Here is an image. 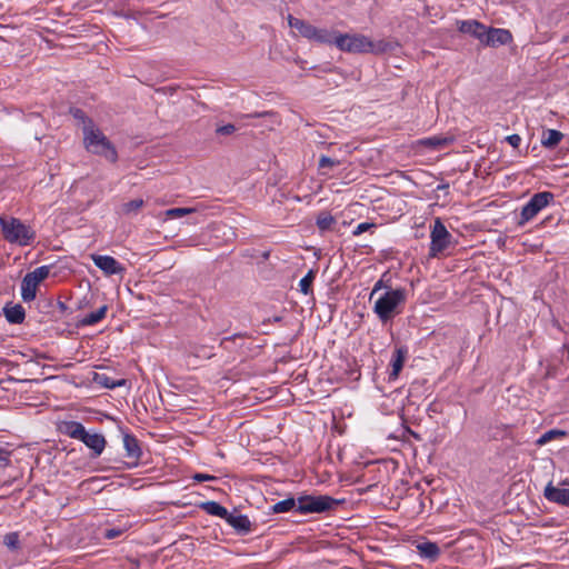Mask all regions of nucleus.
I'll use <instances>...</instances> for the list:
<instances>
[{"label": "nucleus", "mask_w": 569, "mask_h": 569, "mask_svg": "<svg viewBox=\"0 0 569 569\" xmlns=\"http://www.w3.org/2000/svg\"><path fill=\"white\" fill-rule=\"evenodd\" d=\"M123 446L127 452V457L132 459L140 458L141 449L139 447L138 440L133 436L126 433L123 436Z\"/></svg>", "instance_id": "6ab92c4d"}, {"label": "nucleus", "mask_w": 569, "mask_h": 569, "mask_svg": "<svg viewBox=\"0 0 569 569\" xmlns=\"http://www.w3.org/2000/svg\"><path fill=\"white\" fill-rule=\"evenodd\" d=\"M74 118L79 119L83 124V119H88L81 110H76L73 113Z\"/></svg>", "instance_id": "79ce46f5"}, {"label": "nucleus", "mask_w": 569, "mask_h": 569, "mask_svg": "<svg viewBox=\"0 0 569 569\" xmlns=\"http://www.w3.org/2000/svg\"><path fill=\"white\" fill-rule=\"evenodd\" d=\"M121 533H122V530H121V529H108V530H106V532H104V537H106L107 539H113V538H116V537L120 536Z\"/></svg>", "instance_id": "58836bf2"}, {"label": "nucleus", "mask_w": 569, "mask_h": 569, "mask_svg": "<svg viewBox=\"0 0 569 569\" xmlns=\"http://www.w3.org/2000/svg\"><path fill=\"white\" fill-rule=\"evenodd\" d=\"M194 211H196L194 208H172V209L166 210L164 216L167 219H176V218H181L187 214H190Z\"/></svg>", "instance_id": "c756f323"}, {"label": "nucleus", "mask_w": 569, "mask_h": 569, "mask_svg": "<svg viewBox=\"0 0 569 569\" xmlns=\"http://www.w3.org/2000/svg\"><path fill=\"white\" fill-rule=\"evenodd\" d=\"M39 284L29 272L23 277L21 282V297L23 301L29 302L36 298Z\"/></svg>", "instance_id": "4468645a"}, {"label": "nucleus", "mask_w": 569, "mask_h": 569, "mask_svg": "<svg viewBox=\"0 0 569 569\" xmlns=\"http://www.w3.org/2000/svg\"><path fill=\"white\" fill-rule=\"evenodd\" d=\"M4 546L10 550H18L20 548V540L18 532H9L3 538Z\"/></svg>", "instance_id": "7c9ffc66"}, {"label": "nucleus", "mask_w": 569, "mask_h": 569, "mask_svg": "<svg viewBox=\"0 0 569 569\" xmlns=\"http://www.w3.org/2000/svg\"><path fill=\"white\" fill-rule=\"evenodd\" d=\"M288 23L290 28L297 30L301 37L311 40L316 26L291 14L288 16Z\"/></svg>", "instance_id": "ddd939ff"}, {"label": "nucleus", "mask_w": 569, "mask_h": 569, "mask_svg": "<svg viewBox=\"0 0 569 569\" xmlns=\"http://www.w3.org/2000/svg\"><path fill=\"white\" fill-rule=\"evenodd\" d=\"M562 138L563 134L560 131L555 129H548L547 131L543 132L541 142L545 147L552 148L557 146Z\"/></svg>", "instance_id": "393cba45"}, {"label": "nucleus", "mask_w": 569, "mask_h": 569, "mask_svg": "<svg viewBox=\"0 0 569 569\" xmlns=\"http://www.w3.org/2000/svg\"><path fill=\"white\" fill-rule=\"evenodd\" d=\"M94 381L103 387H107V388H114V387L121 386L123 383V381L114 382L106 375H99V373H96Z\"/></svg>", "instance_id": "72a5a7b5"}, {"label": "nucleus", "mask_w": 569, "mask_h": 569, "mask_svg": "<svg viewBox=\"0 0 569 569\" xmlns=\"http://www.w3.org/2000/svg\"><path fill=\"white\" fill-rule=\"evenodd\" d=\"M336 222H337L336 218L327 211L320 212L316 220L317 227L322 232L331 230L333 228V226L336 224Z\"/></svg>", "instance_id": "4be33fe9"}, {"label": "nucleus", "mask_w": 569, "mask_h": 569, "mask_svg": "<svg viewBox=\"0 0 569 569\" xmlns=\"http://www.w3.org/2000/svg\"><path fill=\"white\" fill-rule=\"evenodd\" d=\"M81 441L89 448L92 450L93 452V456L94 457H98L100 456L104 448H106V438L103 437V435L101 433H98V432H88L86 431L83 438L81 439Z\"/></svg>", "instance_id": "f8f14e48"}, {"label": "nucleus", "mask_w": 569, "mask_h": 569, "mask_svg": "<svg viewBox=\"0 0 569 569\" xmlns=\"http://www.w3.org/2000/svg\"><path fill=\"white\" fill-rule=\"evenodd\" d=\"M457 24L460 32L470 34L482 43L487 28L485 24L477 20H462L458 21Z\"/></svg>", "instance_id": "9d476101"}, {"label": "nucleus", "mask_w": 569, "mask_h": 569, "mask_svg": "<svg viewBox=\"0 0 569 569\" xmlns=\"http://www.w3.org/2000/svg\"><path fill=\"white\" fill-rule=\"evenodd\" d=\"M93 263L107 276L119 274L124 268L111 256L91 254Z\"/></svg>", "instance_id": "1a4fd4ad"}, {"label": "nucleus", "mask_w": 569, "mask_h": 569, "mask_svg": "<svg viewBox=\"0 0 569 569\" xmlns=\"http://www.w3.org/2000/svg\"><path fill=\"white\" fill-rule=\"evenodd\" d=\"M378 288H379V283H377V284L375 286V288H373V290H372V292H371V296H372V295L378 290Z\"/></svg>", "instance_id": "37998d69"}, {"label": "nucleus", "mask_w": 569, "mask_h": 569, "mask_svg": "<svg viewBox=\"0 0 569 569\" xmlns=\"http://www.w3.org/2000/svg\"><path fill=\"white\" fill-rule=\"evenodd\" d=\"M193 479L201 482V481H208V480H213L214 477L213 476H210V475H206V473H196L193 476Z\"/></svg>", "instance_id": "ea45409f"}, {"label": "nucleus", "mask_w": 569, "mask_h": 569, "mask_svg": "<svg viewBox=\"0 0 569 569\" xmlns=\"http://www.w3.org/2000/svg\"><path fill=\"white\" fill-rule=\"evenodd\" d=\"M405 358L406 351L402 349H397L392 359V372L390 375L391 378L396 379L399 376V372L403 367Z\"/></svg>", "instance_id": "a878e982"}, {"label": "nucleus", "mask_w": 569, "mask_h": 569, "mask_svg": "<svg viewBox=\"0 0 569 569\" xmlns=\"http://www.w3.org/2000/svg\"><path fill=\"white\" fill-rule=\"evenodd\" d=\"M563 483L569 485V482L565 481Z\"/></svg>", "instance_id": "c03bdc74"}, {"label": "nucleus", "mask_w": 569, "mask_h": 569, "mask_svg": "<svg viewBox=\"0 0 569 569\" xmlns=\"http://www.w3.org/2000/svg\"><path fill=\"white\" fill-rule=\"evenodd\" d=\"M512 41V36L507 29H498V28H486L485 39L482 40V44L488 47H498L508 44Z\"/></svg>", "instance_id": "6e6552de"}, {"label": "nucleus", "mask_w": 569, "mask_h": 569, "mask_svg": "<svg viewBox=\"0 0 569 569\" xmlns=\"http://www.w3.org/2000/svg\"><path fill=\"white\" fill-rule=\"evenodd\" d=\"M555 199L553 193L549 191L538 192L531 197L526 206L522 207L520 213L519 226H523L533 219L543 208H546Z\"/></svg>", "instance_id": "423d86ee"}, {"label": "nucleus", "mask_w": 569, "mask_h": 569, "mask_svg": "<svg viewBox=\"0 0 569 569\" xmlns=\"http://www.w3.org/2000/svg\"><path fill=\"white\" fill-rule=\"evenodd\" d=\"M315 274L313 271H309L299 282V287L301 292L308 295L310 292V288L313 281Z\"/></svg>", "instance_id": "473e14b6"}, {"label": "nucleus", "mask_w": 569, "mask_h": 569, "mask_svg": "<svg viewBox=\"0 0 569 569\" xmlns=\"http://www.w3.org/2000/svg\"><path fill=\"white\" fill-rule=\"evenodd\" d=\"M0 227L3 238L10 243L29 246L36 238V232L31 227L13 217L1 216Z\"/></svg>", "instance_id": "7ed1b4c3"}, {"label": "nucleus", "mask_w": 569, "mask_h": 569, "mask_svg": "<svg viewBox=\"0 0 569 569\" xmlns=\"http://www.w3.org/2000/svg\"><path fill=\"white\" fill-rule=\"evenodd\" d=\"M405 300L403 289L388 290L375 302L373 310L381 321H387L395 316L397 307Z\"/></svg>", "instance_id": "20e7f679"}, {"label": "nucleus", "mask_w": 569, "mask_h": 569, "mask_svg": "<svg viewBox=\"0 0 569 569\" xmlns=\"http://www.w3.org/2000/svg\"><path fill=\"white\" fill-rule=\"evenodd\" d=\"M295 508L297 509V500L295 498H287L282 501L274 503L271 507V511L273 513H283V512H288Z\"/></svg>", "instance_id": "bb28decb"}, {"label": "nucleus", "mask_w": 569, "mask_h": 569, "mask_svg": "<svg viewBox=\"0 0 569 569\" xmlns=\"http://www.w3.org/2000/svg\"><path fill=\"white\" fill-rule=\"evenodd\" d=\"M339 164H340V161L331 159V158H329L327 156H321L320 159H319V168L320 169L333 168V167L339 166Z\"/></svg>", "instance_id": "f704fd0d"}, {"label": "nucleus", "mask_w": 569, "mask_h": 569, "mask_svg": "<svg viewBox=\"0 0 569 569\" xmlns=\"http://www.w3.org/2000/svg\"><path fill=\"white\" fill-rule=\"evenodd\" d=\"M144 204L142 199H133L121 204V213L129 216L137 213Z\"/></svg>", "instance_id": "cd10ccee"}, {"label": "nucleus", "mask_w": 569, "mask_h": 569, "mask_svg": "<svg viewBox=\"0 0 569 569\" xmlns=\"http://www.w3.org/2000/svg\"><path fill=\"white\" fill-rule=\"evenodd\" d=\"M506 139L513 148H518L521 142V138L519 134H511L508 136Z\"/></svg>", "instance_id": "4c0bfd02"}, {"label": "nucleus", "mask_w": 569, "mask_h": 569, "mask_svg": "<svg viewBox=\"0 0 569 569\" xmlns=\"http://www.w3.org/2000/svg\"><path fill=\"white\" fill-rule=\"evenodd\" d=\"M236 131V127L231 123L217 128V133L222 136L231 134Z\"/></svg>", "instance_id": "e433bc0d"}, {"label": "nucleus", "mask_w": 569, "mask_h": 569, "mask_svg": "<svg viewBox=\"0 0 569 569\" xmlns=\"http://www.w3.org/2000/svg\"><path fill=\"white\" fill-rule=\"evenodd\" d=\"M336 47L349 53H383L392 49V44L386 40L372 41L361 33H337Z\"/></svg>", "instance_id": "f257e3e1"}, {"label": "nucleus", "mask_w": 569, "mask_h": 569, "mask_svg": "<svg viewBox=\"0 0 569 569\" xmlns=\"http://www.w3.org/2000/svg\"><path fill=\"white\" fill-rule=\"evenodd\" d=\"M373 227H375V223L362 222L357 226V228L353 230L352 233H353V236H359Z\"/></svg>", "instance_id": "c9c22d12"}, {"label": "nucleus", "mask_w": 569, "mask_h": 569, "mask_svg": "<svg viewBox=\"0 0 569 569\" xmlns=\"http://www.w3.org/2000/svg\"><path fill=\"white\" fill-rule=\"evenodd\" d=\"M0 462H3L4 465L9 462V453L3 448H0Z\"/></svg>", "instance_id": "a19ab883"}, {"label": "nucleus", "mask_w": 569, "mask_h": 569, "mask_svg": "<svg viewBox=\"0 0 569 569\" xmlns=\"http://www.w3.org/2000/svg\"><path fill=\"white\" fill-rule=\"evenodd\" d=\"M565 436H566L565 431L558 430V429H552V430H549V431L545 432L543 435H541L540 438L537 440V445L543 446L556 438H562Z\"/></svg>", "instance_id": "c85d7f7f"}, {"label": "nucleus", "mask_w": 569, "mask_h": 569, "mask_svg": "<svg viewBox=\"0 0 569 569\" xmlns=\"http://www.w3.org/2000/svg\"><path fill=\"white\" fill-rule=\"evenodd\" d=\"M4 315L10 323H21L24 320V309L21 305L7 306Z\"/></svg>", "instance_id": "aec40b11"}, {"label": "nucleus", "mask_w": 569, "mask_h": 569, "mask_svg": "<svg viewBox=\"0 0 569 569\" xmlns=\"http://www.w3.org/2000/svg\"><path fill=\"white\" fill-rule=\"evenodd\" d=\"M337 503L329 496H302L297 499V511L302 515L321 513L331 510Z\"/></svg>", "instance_id": "39448f33"}, {"label": "nucleus", "mask_w": 569, "mask_h": 569, "mask_svg": "<svg viewBox=\"0 0 569 569\" xmlns=\"http://www.w3.org/2000/svg\"><path fill=\"white\" fill-rule=\"evenodd\" d=\"M543 496L551 502L569 507V489L555 487L550 482L546 486Z\"/></svg>", "instance_id": "9b49d317"}, {"label": "nucleus", "mask_w": 569, "mask_h": 569, "mask_svg": "<svg viewBox=\"0 0 569 569\" xmlns=\"http://www.w3.org/2000/svg\"><path fill=\"white\" fill-rule=\"evenodd\" d=\"M338 31L326 28H315V32L310 41H315L320 44H335Z\"/></svg>", "instance_id": "2eb2a0df"}, {"label": "nucleus", "mask_w": 569, "mask_h": 569, "mask_svg": "<svg viewBox=\"0 0 569 569\" xmlns=\"http://www.w3.org/2000/svg\"><path fill=\"white\" fill-rule=\"evenodd\" d=\"M227 522L239 532H249L251 522L244 515H230L226 518Z\"/></svg>", "instance_id": "f3484780"}, {"label": "nucleus", "mask_w": 569, "mask_h": 569, "mask_svg": "<svg viewBox=\"0 0 569 569\" xmlns=\"http://www.w3.org/2000/svg\"><path fill=\"white\" fill-rule=\"evenodd\" d=\"M60 431L70 438L80 440L83 438L86 433L84 427L78 421H64L60 426Z\"/></svg>", "instance_id": "dca6fc26"}, {"label": "nucleus", "mask_w": 569, "mask_h": 569, "mask_svg": "<svg viewBox=\"0 0 569 569\" xmlns=\"http://www.w3.org/2000/svg\"><path fill=\"white\" fill-rule=\"evenodd\" d=\"M108 311V306L103 305L98 310L90 312L80 320L81 326H92L101 321Z\"/></svg>", "instance_id": "412c9836"}, {"label": "nucleus", "mask_w": 569, "mask_h": 569, "mask_svg": "<svg viewBox=\"0 0 569 569\" xmlns=\"http://www.w3.org/2000/svg\"><path fill=\"white\" fill-rule=\"evenodd\" d=\"M31 277L40 283L43 281L50 273V267L49 266H41L34 269L33 271L29 272Z\"/></svg>", "instance_id": "2f4dec72"}, {"label": "nucleus", "mask_w": 569, "mask_h": 569, "mask_svg": "<svg viewBox=\"0 0 569 569\" xmlns=\"http://www.w3.org/2000/svg\"><path fill=\"white\" fill-rule=\"evenodd\" d=\"M82 133L87 151L104 157L111 162L117 161L118 153L113 144L91 119H83Z\"/></svg>", "instance_id": "f03ea898"}, {"label": "nucleus", "mask_w": 569, "mask_h": 569, "mask_svg": "<svg viewBox=\"0 0 569 569\" xmlns=\"http://www.w3.org/2000/svg\"><path fill=\"white\" fill-rule=\"evenodd\" d=\"M417 550L422 558L435 561L440 555V548L431 541H423L417 545Z\"/></svg>", "instance_id": "a211bd4d"}, {"label": "nucleus", "mask_w": 569, "mask_h": 569, "mask_svg": "<svg viewBox=\"0 0 569 569\" xmlns=\"http://www.w3.org/2000/svg\"><path fill=\"white\" fill-rule=\"evenodd\" d=\"M451 234L439 218L435 220L430 232V257H437L451 244Z\"/></svg>", "instance_id": "0eeeda50"}, {"label": "nucleus", "mask_w": 569, "mask_h": 569, "mask_svg": "<svg viewBox=\"0 0 569 569\" xmlns=\"http://www.w3.org/2000/svg\"><path fill=\"white\" fill-rule=\"evenodd\" d=\"M201 508L209 515L211 516H217V517H220V518H227L228 516V510L222 507L220 503L216 502V501H207V502H203L201 505Z\"/></svg>", "instance_id": "b1692460"}, {"label": "nucleus", "mask_w": 569, "mask_h": 569, "mask_svg": "<svg viewBox=\"0 0 569 569\" xmlns=\"http://www.w3.org/2000/svg\"><path fill=\"white\" fill-rule=\"evenodd\" d=\"M452 141L451 138L447 137H430L419 141V144L437 150L448 146Z\"/></svg>", "instance_id": "5701e85b"}]
</instances>
